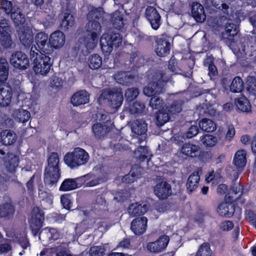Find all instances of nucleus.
Segmentation results:
<instances>
[{"label":"nucleus","instance_id":"35","mask_svg":"<svg viewBox=\"0 0 256 256\" xmlns=\"http://www.w3.org/2000/svg\"><path fill=\"white\" fill-rule=\"evenodd\" d=\"M152 156V154L147 148L145 146H141L138 148L134 152V156L135 158L140 162L144 161L145 159L149 160Z\"/></svg>","mask_w":256,"mask_h":256},{"label":"nucleus","instance_id":"53","mask_svg":"<svg viewBox=\"0 0 256 256\" xmlns=\"http://www.w3.org/2000/svg\"><path fill=\"white\" fill-rule=\"evenodd\" d=\"M0 6L8 14H10L17 8L16 6H12V2L7 0H0Z\"/></svg>","mask_w":256,"mask_h":256},{"label":"nucleus","instance_id":"11","mask_svg":"<svg viewBox=\"0 0 256 256\" xmlns=\"http://www.w3.org/2000/svg\"><path fill=\"white\" fill-rule=\"evenodd\" d=\"M18 37L22 44L25 47H30L34 42L32 30L28 26H23L19 28Z\"/></svg>","mask_w":256,"mask_h":256},{"label":"nucleus","instance_id":"51","mask_svg":"<svg viewBox=\"0 0 256 256\" xmlns=\"http://www.w3.org/2000/svg\"><path fill=\"white\" fill-rule=\"evenodd\" d=\"M145 108L143 103L136 102L129 106L128 110L130 114L142 112Z\"/></svg>","mask_w":256,"mask_h":256},{"label":"nucleus","instance_id":"41","mask_svg":"<svg viewBox=\"0 0 256 256\" xmlns=\"http://www.w3.org/2000/svg\"><path fill=\"white\" fill-rule=\"evenodd\" d=\"M114 79L117 82L125 85L130 83L132 80V77L126 72H118L114 76Z\"/></svg>","mask_w":256,"mask_h":256},{"label":"nucleus","instance_id":"58","mask_svg":"<svg viewBox=\"0 0 256 256\" xmlns=\"http://www.w3.org/2000/svg\"><path fill=\"white\" fill-rule=\"evenodd\" d=\"M164 104L163 100L157 96H152L150 102V106L152 109H158Z\"/></svg>","mask_w":256,"mask_h":256},{"label":"nucleus","instance_id":"27","mask_svg":"<svg viewBox=\"0 0 256 256\" xmlns=\"http://www.w3.org/2000/svg\"><path fill=\"white\" fill-rule=\"evenodd\" d=\"M12 116L18 122L24 123L28 122L30 117L28 111L23 108L15 109L12 113Z\"/></svg>","mask_w":256,"mask_h":256},{"label":"nucleus","instance_id":"10","mask_svg":"<svg viewBox=\"0 0 256 256\" xmlns=\"http://www.w3.org/2000/svg\"><path fill=\"white\" fill-rule=\"evenodd\" d=\"M169 241L170 238L168 236H161L156 240L149 242L147 245V248L151 252H160L166 248Z\"/></svg>","mask_w":256,"mask_h":256},{"label":"nucleus","instance_id":"57","mask_svg":"<svg viewBox=\"0 0 256 256\" xmlns=\"http://www.w3.org/2000/svg\"><path fill=\"white\" fill-rule=\"evenodd\" d=\"M168 106V111L170 114H176L182 110V104L178 102H174L170 106Z\"/></svg>","mask_w":256,"mask_h":256},{"label":"nucleus","instance_id":"15","mask_svg":"<svg viewBox=\"0 0 256 256\" xmlns=\"http://www.w3.org/2000/svg\"><path fill=\"white\" fill-rule=\"evenodd\" d=\"M146 16L152 28L156 30L158 29L160 24V16L157 10L152 6L148 7L146 10Z\"/></svg>","mask_w":256,"mask_h":256},{"label":"nucleus","instance_id":"25","mask_svg":"<svg viewBox=\"0 0 256 256\" xmlns=\"http://www.w3.org/2000/svg\"><path fill=\"white\" fill-rule=\"evenodd\" d=\"M182 152L186 156L195 158L200 156L201 150L200 147L196 144L186 143L181 148Z\"/></svg>","mask_w":256,"mask_h":256},{"label":"nucleus","instance_id":"17","mask_svg":"<svg viewBox=\"0 0 256 256\" xmlns=\"http://www.w3.org/2000/svg\"><path fill=\"white\" fill-rule=\"evenodd\" d=\"M90 95L86 90H80L72 94L70 98L71 104L74 106L88 104Z\"/></svg>","mask_w":256,"mask_h":256},{"label":"nucleus","instance_id":"49","mask_svg":"<svg viewBox=\"0 0 256 256\" xmlns=\"http://www.w3.org/2000/svg\"><path fill=\"white\" fill-rule=\"evenodd\" d=\"M204 66L208 68V75L212 78V76H216L218 74V71L216 67L213 64V59L210 56L208 57L205 60Z\"/></svg>","mask_w":256,"mask_h":256},{"label":"nucleus","instance_id":"40","mask_svg":"<svg viewBox=\"0 0 256 256\" xmlns=\"http://www.w3.org/2000/svg\"><path fill=\"white\" fill-rule=\"evenodd\" d=\"M246 153L244 150H239L235 154L234 164L238 167L244 166L246 163Z\"/></svg>","mask_w":256,"mask_h":256},{"label":"nucleus","instance_id":"30","mask_svg":"<svg viewBox=\"0 0 256 256\" xmlns=\"http://www.w3.org/2000/svg\"><path fill=\"white\" fill-rule=\"evenodd\" d=\"M132 132L138 135H143L147 131V124L142 120H137L132 124Z\"/></svg>","mask_w":256,"mask_h":256},{"label":"nucleus","instance_id":"38","mask_svg":"<svg viewBox=\"0 0 256 256\" xmlns=\"http://www.w3.org/2000/svg\"><path fill=\"white\" fill-rule=\"evenodd\" d=\"M200 128L204 131L212 132L216 128V124L211 120L204 118L199 122Z\"/></svg>","mask_w":256,"mask_h":256},{"label":"nucleus","instance_id":"55","mask_svg":"<svg viewBox=\"0 0 256 256\" xmlns=\"http://www.w3.org/2000/svg\"><path fill=\"white\" fill-rule=\"evenodd\" d=\"M212 251L209 244L204 243L199 248L196 256H211Z\"/></svg>","mask_w":256,"mask_h":256},{"label":"nucleus","instance_id":"23","mask_svg":"<svg viewBox=\"0 0 256 256\" xmlns=\"http://www.w3.org/2000/svg\"><path fill=\"white\" fill-rule=\"evenodd\" d=\"M192 14L193 18L199 22H204L206 15L203 6L198 2H194L192 8Z\"/></svg>","mask_w":256,"mask_h":256},{"label":"nucleus","instance_id":"56","mask_svg":"<svg viewBox=\"0 0 256 256\" xmlns=\"http://www.w3.org/2000/svg\"><path fill=\"white\" fill-rule=\"evenodd\" d=\"M2 242L0 244V254L8 253L12 250V246L10 240L4 238Z\"/></svg>","mask_w":256,"mask_h":256},{"label":"nucleus","instance_id":"28","mask_svg":"<svg viewBox=\"0 0 256 256\" xmlns=\"http://www.w3.org/2000/svg\"><path fill=\"white\" fill-rule=\"evenodd\" d=\"M237 26L232 22L228 21L224 25V31L222 32V37L230 40L238 33Z\"/></svg>","mask_w":256,"mask_h":256},{"label":"nucleus","instance_id":"46","mask_svg":"<svg viewBox=\"0 0 256 256\" xmlns=\"http://www.w3.org/2000/svg\"><path fill=\"white\" fill-rule=\"evenodd\" d=\"M88 62L90 68L98 69L102 64V58L99 55L94 54L90 56Z\"/></svg>","mask_w":256,"mask_h":256},{"label":"nucleus","instance_id":"22","mask_svg":"<svg viewBox=\"0 0 256 256\" xmlns=\"http://www.w3.org/2000/svg\"><path fill=\"white\" fill-rule=\"evenodd\" d=\"M148 208V206L145 203L136 202L132 204L128 208V213L132 217L142 215Z\"/></svg>","mask_w":256,"mask_h":256},{"label":"nucleus","instance_id":"54","mask_svg":"<svg viewBox=\"0 0 256 256\" xmlns=\"http://www.w3.org/2000/svg\"><path fill=\"white\" fill-rule=\"evenodd\" d=\"M247 90L251 94H256V78L253 76L248 78L246 81Z\"/></svg>","mask_w":256,"mask_h":256},{"label":"nucleus","instance_id":"12","mask_svg":"<svg viewBox=\"0 0 256 256\" xmlns=\"http://www.w3.org/2000/svg\"><path fill=\"white\" fill-rule=\"evenodd\" d=\"M44 220V214L39 208H34L31 214L30 226L32 230L37 232L42 226Z\"/></svg>","mask_w":256,"mask_h":256},{"label":"nucleus","instance_id":"19","mask_svg":"<svg viewBox=\"0 0 256 256\" xmlns=\"http://www.w3.org/2000/svg\"><path fill=\"white\" fill-rule=\"evenodd\" d=\"M60 236V233L55 228H46L40 233L39 238L43 241H48L50 242L58 240Z\"/></svg>","mask_w":256,"mask_h":256},{"label":"nucleus","instance_id":"36","mask_svg":"<svg viewBox=\"0 0 256 256\" xmlns=\"http://www.w3.org/2000/svg\"><path fill=\"white\" fill-rule=\"evenodd\" d=\"M168 106H164L162 109L157 113L156 120L157 124L158 126H162L170 120V114L168 112Z\"/></svg>","mask_w":256,"mask_h":256},{"label":"nucleus","instance_id":"44","mask_svg":"<svg viewBox=\"0 0 256 256\" xmlns=\"http://www.w3.org/2000/svg\"><path fill=\"white\" fill-rule=\"evenodd\" d=\"M244 88V82L240 76L235 77L230 84V89L232 92H240Z\"/></svg>","mask_w":256,"mask_h":256},{"label":"nucleus","instance_id":"60","mask_svg":"<svg viewBox=\"0 0 256 256\" xmlns=\"http://www.w3.org/2000/svg\"><path fill=\"white\" fill-rule=\"evenodd\" d=\"M104 250L101 246H94L89 250L90 256H103Z\"/></svg>","mask_w":256,"mask_h":256},{"label":"nucleus","instance_id":"1","mask_svg":"<svg viewBox=\"0 0 256 256\" xmlns=\"http://www.w3.org/2000/svg\"><path fill=\"white\" fill-rule=\"evenodd\" d=\"M34 49L36 50V48L32 46L30 52V58L33 60V70L36 74L46 76L52 64L51 58L46 54H39Z\"/></svg>","mask_w":256,"mask_h":256},{"label":"nucleus","instance_id":"63","mask_svg":"<svg viewBox=\"0 0 256 256\" xmlns=\"http://www.w3.org/2000/svg\"><path fill=\"white\" fill-rule=\"evenodd\" d=\"M62 78L56 76H52L50 80V86L54 88H60L62 86Z\"/></svg>","mask_w":256,"mask_h":256},{"label":"nucleus","instance_id":"6","mask_svg":"<svg viewBox=\"0 0 256 256\" xmlns=\"http://www.w3.org/2000/svg\"><path fill=\"white\" fill-rule=\"evenodd\" d=\"M104 100H108L112 108L117 109L123 102L122 92L118 90H104L98 98V101L102 102Z\"/></svg>","mask_w":256,"mask_h":256},{"label":"nucleus","instance_id":"4","mask_svg":"<svg viewBox=\"0 0 256 256\" xmlns=\"http://www.w3.org/2000/svg\"><path fill=\"white\" fill-rule=\"evenodd\" d=\"M105 14L103 10L101 8H92L88 13L87 16L88 22L86 24V28L87 31L90 34L100 36L101 32V26L97 20Z\"/></svg>","mask_w":256,"mask_h":256},{"label":"nucleus","instance_id":"2","mask_svg":"<svg viewBox=\"0 0 256 256\" xmlns=\"http://www.w3.org/2000/svg\"><path fill=\"white\" fill-rule=\"evenodd\" d=\"M170 79V76L168 72H156L152 77V82L144 88V94L148 96H154L156 94H160Z\"/></svg>","mask_w":256,"mask_h":256},{"label":"nucleus","instance_id":"26","mask_svg":"<svg viewBox=\"0 0 256 256\" xmlns=\"http://www.w3.org/2000/svg\"><path fill=\"white\" fill-rule=\"evenodd\" d=\"M1 142L5 146L14 144L17 140L16 134L12 131L4 130L0 134Z\"/></svg>","mask_w":256,"mask_h":256},{"label":"nucleus","instance_id":"18","mask_svg":"<svg viewBox=\"0 0 256 256\" xmlns=\"http://www.w3.org/2000/svg\"><path fill=\"white\" fill-rule=\"evenodd\" d=\"M147 223L148 219L146 217L136 218L131 223V230L136 234L140 235L145 232Z\"/></svg>","mask_w":256,"mask_h":256},{"label":"nucleus","instance_id":"8","mask_svg":"<svg viewBox=\"0 0 256 256\" xmlns=\"http://www.w3.org/2000/svg\"><path fill=\"white\" fill-rule=\"evenodd\" d=\"M10 64L16 68L26 70L29 66V60L27 56L21 52L12 54L10 58Z\"/></svg>","mask_w":256,"mask_h":256},{"label":"nucleus","instance_id":"48","mask_svg":"<svg viewBox=\"0 0 256 256\" xmlns=\"http://www.w3.org/2000/svg\"><path fill=\"white\" fill-rule=\"evenodd\" d=\"M92 131L96 137L100 138L107 132L108 127L106 125L96 124L93 126Z\"/></svg>","mask_w":256,"mask_h":256},{"label":"nucleus","instance_id":"64","mask_svg":"<svg viewBox=\"0 0 256 256\" xmlns=\"http://www.w3.org/2000/svg\"><path fill=\"white\" fill-rule=\"evenodd\" d=\"M232 192L236 196V198L240 196L243 193L242 186L240 183H236L231 188Z\"/></svg>","mask_w":256,"mask_h":256},{"label":"nucleus","instance_id":"24","mask_svg":"<svg viewBox=\"0 0 256 256\" xmlns=\"http://www.w3.org/2000/svg\"><path fill=\"white\" fill-rule=\"evenodd\" d=\"M7 236L12 237L14 240L18 242L22 248L26 249L29 246V243L26 238V232L25 228L16 230L14 236H10L7 234Z\"/></svg>","mask_w":256,"mask_h":256},{"label":"nucleus","instance_id":"13","mask_svg":"<svg viewBox=\"0 0 256 256\" xmlns=\"http://www.w3.org/2000/svg\"><path fill=\"white\" fill-rule=\"evenodd\" d=\"M66 37L63 32L56 30L52 33L49 37L50 44L52 48L59 49L62 48L65 44Z\"/></svg>","mask_w":256,"mask_h":256},{"label":"nucleus","instance_id":"14","mask_svg":"<svg viewBox=\"0 0 256 256\" xmlns=\"http://www.w3.org/2000/svg\"><path fill=\"white\" fill-rule=\"evenodd\" d=\"M154 193L158 198L166 199L172 194L171 186L166 182L162 181L155 186Z\"/></svg>","mask_w":256,"mask_h":256},{"label":"nucleus","instance_id":"20","mask_svg":"<svg viewBox=\"0 0 256 256\" xmlns=\"http://www.w3.org/2000/svg\"><path fill=\"white\" fill-rule=\"evenodd\" d=\"M60 170H45L44 182L50 188L55 186L60 178Z\"/></svg>","mask_w":256,"mask_h":256},{"label":"nucleus","instance_id":"59","mask_svg":"<svg viewBox=\"0 0 256 256\" xmlns=\"http://www.w3.org/2000/svg\"><path fill=\"white\" fill-rule=\"evenodd\" d=\"M0 44L4 48H10L12 45V40L10 34H0Z\"/></svg>","mask_w":256,"mask_h":256},{"label":"nucleus","instance_id":"7","mask_svg":"<svg viewBox=\"0 0 256 256\" xmlns=\"http://www.w3.org/2000/svg\"><path fill=\"white\" fill-rule=\"evenodd\" d=\"M34 41L36 46H35L36 48V50L34 49L36 52L46 54L52 53L48 34L44 32L37 33L34 36Z\"/></svg>","mask_w":256,"mask_h":256},{"label":"nucleus","instance_id":"32","mask_svg":"<svg viewBox=\"0 0 256 256\" xmlns=\"http://www.w3.org/2000/svg\"><path fill=\"white\" fill-rule=\"evenodd\" d=\"M14 213V209L10 202L0 205V216L10 218Z\"/></svg>","mask_w":256,"mask_h":256},{"label":"nucleus","instance_id":"29","mask_svg":"<svg viewBox=\"0 0 256 256\" xmlns=\"http://www.w3.org/2000/svg\"><path fill=\"white\" fill-rule=\"evenodd\" d=\"M18 157L12 153H8L5 159V166L8 171L14 172L18 166Z\"/></svg>","mask_w":256,"mask_h":256},{"label":"nucleus","instance_id":"47","mask_svg":"<svg viewBox=\"0 0 256 256\" xmlns=\"http://www.w3.org/2000/svg\"><path fill=\"white\" fill-rule=\"evenodd\" d=\"M77 184L74 179H66L62 184L60 190L63 191H68L74 190L77 188Z\"/></svg>","mask_w":256,"mask_h":256},{"label":"nucleus","instance_id":"33","mask_svg":"<svg viewBox=\"0 0 256 256\" xmlns=\"http://www.w3.org/2000/svg\"><path fill=\"white\" fill-rule=\"evenodd\" d=\"M200 178V176L198 172H194L190 176L186 183L187 190L190 194L198 188Z\"/></svg>","mask_w":256,"mask_h":256},{"label":"nucleus","instance_id":"37","mask_svg":"<svg viewBox=\"0 0 256 256\" xmlns=\"http://www.w3.org/2000/svg\"><path fill=\"white\" fill-rule=\"evenodd\" d=\"M142 171L140 167H132L129 174L124 177L122 180L128 183L133 182L140 175Z\"/></svg>","mask_w":256,"mask_h":256},{"label":"nucleus","instance_id":"31","mask_svg":"<svg viewBox=\"0 0 256 256\" xmlns=\"http://www.w3.org/2000/svg\"><path fill=\"white\" fill-rule=\"evenodd\" d=\"M60 157L56 152H52L48 159V166L45 170H60Z\"/></svg>","mask_w":256,"mask_h":256},{"label":"nucleus","instance_id":"39","mask_svg":"<svg viewBox=\"0 0 256 256\" xmlns=\"http://www.w3.org/2000/svg\"><path fill=\"white\" fill-rule=\"evenodd\" d=\"M74 24V18L73 16L69 13H65L60 26L62 30H67L72 28Z\"/></svg>","mask_w":256,"mask_h":256},{"label":"nucleus","instance_id":"45","mask_svg":"<svg viewBox=\"0 0 256 256\" xmlns=\"http://www.w3.org/2000/svg\"><path fill=\"white\" fill-rule=\"evenodd\" d=\"M99 36L88 34L84 40V44L88 50L93 49L96 45Z\"/></svg>","mask_w":256,"mask_h":256},{"label":"nucleus","instance_id":"3","mask_svg":"<svg viewBox=\"0 0 256 256\" xmlns=\"http://www.w3.org/2000/svg\"><path fill=\"white\" fill-rule=\"evenodd\" d=\"M64 160L68 166L74 168L86 164L90 160V155L84 149L76 148L72 152L66 153Z\"/></svg>","mask_w":256,"mask_h":256},{"label":"nucleus","instance_id":"21","mask_svg":"<svg viewBox=\"0 0 256 256\" xmlns=\"http://www.w3.org/2000/svg\"><path fill=\"white\" fill-rule=\"evenodd\" d=\"M234 206L232 202H224L217 208V212L222 216L230 218L234 214Z\"/></svg>","mask_w":256,"mask_h":256},{"label":"nucleus","instance_id":"43","mask_svg":"<svg viewBox=\"0 0 256 256\" xmlns=\"http://www.w3.org/2000/svg\"><path fill=\"white\" fill-rule=\"evenodd\" d=\"M10 16L14 23L17 26L22 24L25 22V16L18 8L10 14Z\"/></svg>","mask_w":256,"mask_h":256},{"label":"nucleus","instance_id":"61","mask_svg":"<svg viewBox=\"0 0 256 256\" xmlns=\"http://www.w3.org/2000/svg\"><path fill=\"white\" fill-rule=\"evenodd\" d=\"M138 90L136 88H130L128 89V90L126 92L125 96L128 100H132L133 99L136 98V96L138 95Z\"/></svg>","mask_w":256,"mask_h":256},{"label":"nucleus","instance_id":"16","mask_svg":"<svg viewBox=\"0 0 256 256\" xmlns=\"http://www.w3.org/2000/svg\"><path fill=\"white\" fill-rule=\"evenodd\" d=\"M12 88L6 84L0 85V106L6 107L12 102Z\"/></svg>","mask_w":256,"mask_h":256},{"label":"nucleus","instance_id":"42","mask_svg":"<svg viewBox=\"0 0 256 256\" xmlns=\"http://www.w3.org/2000/svg\"><path fill=\"white\" fill-rule=\"evenodd\" d=\"M112 21L114 26L118 30L122 28L124 24L122 14L118 10L116 11L112 14Z\"/></svg>","mask_w":256,"mask_h":256},{"label":"nucleus","instance_id":"34","mask_svg":"<svg viewBox=\"0 0 256 256\" xmlns=\"http://www.w3.org/2000/svg\"><path fill=\"white\" fill-rule=\"evenodd\" d=\"M235 104L238 108L242 112H249L251 110L250 102L244 96L236 98Z\"/></svg>","mask_w":256,"mask_h":256},{"label":"nucleus","instance_id":"62","mask_svg":"<svg viewBox=\"0 0 256 256\" xmlns=\"http://www.w3.org/2000/svg\"><path fill=\"white\" fill-rule=\"evenodd\" d=\"M10 32L8 22L6 20H2L0 22V34H9Z\"/></svg>","mask_w":256,"mask_h":256},{"label":"nucleus","instance_id":"5","mask_svg":"<svg viewBox=\"0 0 256 256\" xmlns=\"http://www.w3.org/2000/svg\"><path fill=\"white\" fill-rule=\"evenodd\" d=\"M101 48L105 54H109L114 48H118L122 42V36L119 34H104L100 40Z\"/></svg>","mask_w":256,"mask_h":256},{"label":"nucleus","instance_id":"9","mask_svg":"<svg viewBox=\"0 0 256 256\" xmlns=\"http://www.w3.org/2000/svg\"><path fill=\"white\" fill-rule=\"evenodd\" d=\"M170 38L166 35L161 36L156 40V52L160 56L168 55L170 50Z\"/></svg>","mask_w":256,"mask_h":256},{"label":"nucleus","instance_id":"52","mask_svg":"<svg viewBox=\"0 0 256 256\" xmlns=\"http://www.w3.org/2000/svg\"><path fill=\"white\" fill-rule=\"evenodd\" d=\"M210 4L220 9L224 13L228 14V6L223 2L225 0H210ZM209 4V2H208Z\"/></svg>","mask_w":256,"mask_h":256},{"label":"nucleus","instance_id":"50","mask_svg":"<svg viewBox=\"0 0 256 256\" xmlns=\"http://www.w3.org/2000/svg\"><path fill=\"white\" fill-rule=\"evenodd\" d=\"M200 140L203 144L206 146H214L218 142L216 137L208 134L202 136Z\"/></svg>","mask_w":256,"mask_h":256}]
</instances>
